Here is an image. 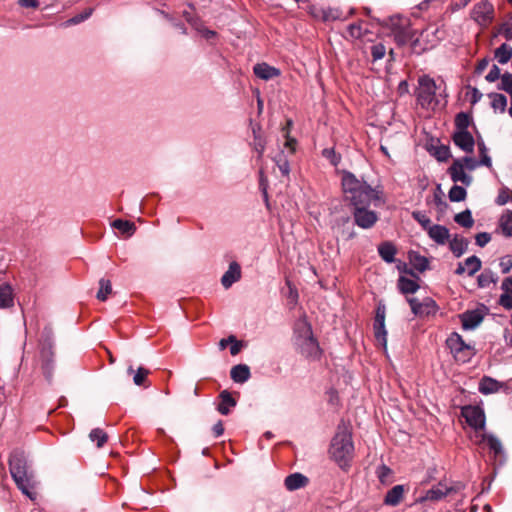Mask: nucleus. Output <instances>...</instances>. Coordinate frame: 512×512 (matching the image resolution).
I'll return each mask as SVG.
<instances>
[{"label":"nucleus","mask_w":512,"mask_h":512,"mask_svg":"<svg viewBox=\"0 0 512 512\" xmlns=\"http://www.w3.org/2000/svg\"><path fill=\"white\" fill-rule=\"evenodd\" d=\"M378 24L369 20L354 23V48L362 53L367 63L375 64L386 56L385 45L378 40Z\"/></svg>","instance_id":"obj_1"},{"label":"nucleus","mask_w":512,"mask_h":512,"mask_svg":"<svg viewBox=\"0 0 512 512\" xmlns=\"http://www.w3.org/2000/svg\"><path fill=\"white\" fill-rule=\"evenodd\" d=\"M328 453L340 469L348 471L352 466V425L349 419H342L338 424Z\"/></svg>","instance_id":"obj_2"},{"label":"nucleus","mask_w":512,"mask_h":512,"mask_svg":"<svg viewBox=\"0 0 512 512\" xmlns=\"http://www.w3.org/2000/svg\"><path fill=\"white\" fill-rule=\"evenodd\" d=\"M293 341L302 356L313 361L320 359L322 350L313 335L311 324L306 319H299L295 322Z\"/></svg>","instance_id":"obj_3"},{"label":"nucleus","mask_w":512,"mask_h":512,"mask_svg":"<svg viewBox=\"0 0 512 512\" xmlns=\"http://www.w3.org/2000/svg\"><path fill=\"white\" fill-rule=\"evenodd\" d=\"M391 37L398 48L408 45L413 36H416L417 30L413 29L411 21L407 17L393 15L389 17L386 24Z\"/></svg>","instance_id":"obj_4"},{"label":"nucleus","mask_w":512,"mask_h":512,"mask_svg":"<svg viewBox=\"0 0 512 512\" xmlns=\"http://www.w3.org/2000/svg\"><path fill=\"white\" fill-rule=\"evenodd\" d=\"M383 203L381 190L373 188L365 181H360L354 176V206L367 205L369 207L373 205L377 207Z\"/></svg>","instance_id":"obj_5"},{"label":"nucleus","mask_w":512,"mask_h":512,"mask_svg":"<svg viewBox=\"0 0 512 512\" xmlns=\"http://www.w3.org/2000/svg\"><path fill=\"white\" fill-rule=\"evenodd\" d=\"M419 87L416 90L417 103L423 108L428 109L435 100L437 86L433 78L423 75L418 80Z\"/></svg>","instance_id":"obj_6"},{"label":"nucleus","mask_w":512,"mask_h":512,"mask_svg":"<svg viewBox=\"0 0 512 512\" xmlns=\"http://www.w3.org/2000/svg\"><path fill=\"white\" fill-rule=\"evenodd\" d=\"M52 331L50 328H45L43 331V340L41 343L40 357L42 361V370L48 381L52 378L53 371V343Z\"/></svg>","instance_id":"obj_7"},{"label":"nucleus","mask_w":512,"mask_h":512,"mask_svg":"<svg viewBox=\"0 0 512 512\" xmlns=\"http://www.w3.org/2000/svg\"><path fill=\"white\" fill-rule=\"evenodd\" d=\"M412 313L417 317L434 316L439 310V306L431 297H425L422 302L416 298H407Z\"/></svg>","instance_id":"obj_8"},{"label":"nucleus","mask_w":512,"mask_h":512,"mask_svg":"<svg viewBox=\"0 0 512 512\" xmlns=\"http://www.w3.org/2000/svg\"><path fill=\"white\" fill-rule=\"evenodd\" d=\"M461 416L475 431L483 430L485 428V413L480 406L467 405L462 407Z\"/></svg>","instance_id":"obj_9"},{"label":"nucleus","mask_w":512,"mask_h":512,"mask_svg":"<svg viewBox=\"0 0 512 512\" xmlns=\"http://www.w3.org/2000/svg\"><path fill=\"white\" fill-rule=\"evenodd\" d=\"M308 14L317 21L329 23L335 20H339L342 17V12L337 8H330L310 4L307 7Z\"/></svg>","instance_id":"obj_10"},{"label":"nucleus","mask_w":512,"mask_h":512,"mask_svg":"<svg viewBox=\"0 0 512 512\" xmlns=\"http://www.w3.org/2000/svg\"><path fill=\"white\" fill-rule=\"evenodd\" d=\"M446 345L450 352L453 354L454 359L457 362L466 363L467 357L460 355L462 352L467 350H474L473 347L466 344L462 336L457 332H453L446 340Z\"/></svg>","instance_id":"obj_11"},{"label":"nucleus","mask_w":512,"mask_h":512,"mask_svg":"<svg viewBox=\"0 0 512 512\" xmlns=\"http://www.w3.org/2000/svg\"><path fill=\"white\" fill-rule=\"evenodd\" d=\"M367 205L354 206V224L363 229L372 228L378 221V214L368 209Z\"/></svg>","instance_id":"obj_12"},{"label":"nucleus","mask_w":512,"mask_h":512,"mask_svg":"<svg viewBox=\"0 0 512 512\" xmlns=\"http://www.w3.org/2000/svg\"><path fill=\"white\" fill-rule=\"evenodd\" d=\"M493 14L494 7L490 2L486 0L480 1L479 3L474 5L471 12V17L479 25L488 26L493 20Z\"/></svg>","instance_id":"obj_13"},{"label":"nucleus","mask_w":512,"mask_h":512,"mask_svg":"<svg viewBox=\"0 0 512 512\" xmlns=\"http://www.w3.org/2000/svg\"><path fill=\"white\" fill-rule=\"evenodd\" d=\"M483 442H486L493 459L498 461L500 464H503L505 461V455L501 441L493 434L482 433L477 444L481 445Z\"/></svg>","instance_id":"obj_14"},{"label":"nucleus","mask_w":512,"mask_h":512,"mask_svg":"<svg viewBox=\"0 0 512 512\" xmlns=\"http://www.w3.org/2000/svg\"><path fill=\"white\" fill-rule=\"evenodd\" d=\"M374 337L376 342L384 349H387V331L385 329V308L378 307L374 319Z\"/></svg>","instance_id":"obj_15"},{"label":"nucleus","mask_w":512,"mask_h":512,"mask_svg":"<svg viewBox=\"0 0 512 512\" xmlns=\"http://www.w3.org/2000/svg\"><path fill=\"white\" fill-rule=\"evenodd\" d=\"M9 470L12 478H16L17 475L20 474L30 473L24 452L15 450L11 453L9 458Z\"/></svg>","instance_id":"obj_16"},{"label":"nucleus","mask_w":512,"mask_h":512,"mask_svg":"<svg viewBox=\"0 0 512 512\" xmlns=\"http://www.w3.org/2000/svg\"><path fill=\"white\" fill-rule=\"evenodd\" d=\"M453 143L466 153H473L475 139L469 131H454L452 136Z\"/></svg>","instance_id":"obj_17"},{"label":"nucleus","mask_w":512,"mask_h":512,"mask_svg":"<svg viewBox=\"0 0 512 512\" xmlns=\"http://www.w3.org/2000/svg\"><path fill=\"white\" fill-rule=\"evenodd\" d=\"M17 488L26 495L29 499L35 500L36 493L33 491L34 482L32 473H24L17 475L16 478H13Z\"/></svg>","instance_id":"obj_18"},{"label":"nucleus","mask_w":512,"mask_h":512,"mask_svg":"<svg viewBox=\"0 0 512 512\" xmlns=\"http://www.w3.org/2000/svg\"><path fill=\"white\" fill-rule=\"evenodd\" d=\"M447 172L454 183L461 182L465 185L471 183V177L465 173L462 160L455 159Z\"/></svg>","instance_id":"obj_19"},{"label":"nucleus","mask_w":512,"mask_h":512,"mask_svg":"<svg viewBox=\"0 0 512 512\" xmlns=\"http://www.w3.org/2000/svg\"><path fill=\"white\" fill-rule=\"evenodd\" d=\"M464 330H472L476 328L484 319V315L480 310H467L459 315Z\"/></svg>","instance_id":"obj_20"},{"label":"nucleus","mask_w":512,"mask_h":512,"mask_svg":"<svg viewBox=\"0 0 512 512\" xmlns=\"http://www.w3.org/2000/svg\"><path fill=\"white\" fill-rule=\"evenodd\" d=\"M241 266L233 261L229 264L228 270L221 277V284L225 289L230 288L234 283L241 279Z\"/></svg>","instance_id":"obj_21"},{"label":"nucleus","mask_w":512,"mask_h":512,"mask_svg":"<svg viewBox=\"0 0 512 512\" xmlns=\"http://www.w3.org/2000/svg\"><path fill=\"white\" fill-rule=\"evenodd\" d=\"M405 486L404 485H395L390 490L387 491L383 503L387 506L395 507L401 503L404 498Z\"/></svg>","instance_id":"obj_22"},{"label":"nucleus","mask_w":512,"mask_h":512,"mask_svg":"<svg viewBox=\"0 0 512 512\" xmlns=\"http://www.w3.org/2000/svg\"><path fill=\"white\" fill-rule=\"evenodd\" d=\"M254 74L262 80H270L280 75L279 69L267 63H258L253 67Z\"/></svg>","instance_id":"obj_23"},{"label":"nucleus","mask_w":512,"mask_h":512,"mask_svg":"<svg viewBox=\"0 0 512 512\" xmlns=\"http://www.w3.org/2000/svg\"><path fill=\"white\" fill-rule=\"evenodd\" d=\"M429 237L437 244L443 245L449 239V229L443 225H432L427 231Z\"/></svg>","instance_id":"obj_24"},{"label":"nucleus","mask_w":512,"mask_h":512,"mask_svg":"<svg viewBox=\"0 0 512 512\" xmlns=\"http://www.w3.org/2000/svg\"><path fill=\"white\" fill-rule=\"evenodd\" d=\"M308 478L301 473H293L285 478L284 484L287 490L295 491L305 487L308 484Z\"/></svg>","instance_id":"obj_25"},{"label":"nucleus","mask_w":512,"mask_h":512,"mask_svg":"<svg viewBox=\"0 0 512 512\" xmlns=\"http://www.w3.org/2000/svg\"><path fill=\"white\" fill-rule=\"evenodd\" d=\"M219 398L221 401H220L219 405L217 406L218 412L222 415H228L230 413V409L236 406V404H237L236 400L232 397L231 393L227 390H223L219 394Z\"/></svg>","instance_id":"obj_26"},{"label":"nucleus","mask_w":512,"mask_h":512,"mask_svg":"<svg viewBox=\"0 0 512 512\" xmlns=\"http://www.w3.org/2000/svg\"><path fill=\"white\" fill-rule=\"evenodd\" d=\"M453 492H456L454 488H444L443 490H440L432 487L426 492L424 496L419 498L418 502L423 503L425 501H439Z\"/></svg>","instance_id":"obj_27"},{"label":"nucleus","mask_w":512,"mask_h":512,"mask_svg":"<svg viewBox=\"0 0 512 512\" xmlns=\"http://www.w3.org/2000/svg\"><path fill=\"white\" fill-rule=\"evenodd\" d=\"M469 241L468 239L455 234L454 237L450 240L449 248L452 251L453 255L456 258L461 257L468 248Z\"/></svg>","instance_id":"obj_28"},{"label":"nucleus","mask_w":512,"mask_h":512,"mask_svg":"<svg viewBox=\"0 0 512 512\" xmlns=\"http://www.w3.org/2000/svg\"><path fill=\"white\" fill-rule=\"evenodd\" d=\"M378 253L386 263H393L397 253L396 246L390 241H384L378 246Z\"/></svg>","instance_id":"obj_29"},{"label":"nucleus","mask_w":512,"mask_h":512,"mask_svg":"<svg viewBox=\"0 0 512 512\" xmlns=\"http://www.w3.org/2000/svg\"><path fill=\"white\" fill-rule=\"evenodd\" d=\"M230 376L234 382L244 383L250 378L251 373L247 365L238 364L232 367L230 371Z\"/></svg>","instance_id":"obj_30"},{"label":"nucleus","mask_w":512,"mask_h":512,"mask_svg":"<svg viewBox=\"0 0 512 512\" xmlns=\"http://www.w3.org/2000/svg\"><path fill=\"white\" fill-rule=\"evenodd\" d=\"M501 387L500 382L488 376H484L479 383V391L484 395L496 393Z\"/></svg>","instance_id":"obj_31"},{"label":"nucleus","mask_w":512,"mask_h":512,"mask_svg":"<svg viewBox=\"0 0 512 512\" xmlns=\"http://www.w3.org/2000/svg\"><path fill=\"white\" fill-rule=\"evenodd\" d=\"M408 259L411 265L419 272H424L429 268V260L417 251H409Z\"/></svg>","instance_id":"obj_32"},{"label":"nucleus","mask_w":512,"mask_h":512,"mask_svg":"<svg viewBox=\"0 0 512 512\" xmlns=\"http://www.w3.org/2000/svg\"><path fill=\"white\" fill-rule=\"evenodd\" d=\"M397 286L399 291L404 295L414 294L420 288L419 284L415 280L405 276L399 277Z\"/></svg>","instance_id":"obj_33"},{"label":"nucleus","mask_w":512,"mask_h":512,"mask_svg":"<svg viewBox=\"0 0 512 512\" xmlns=\"http://www.w3.org/2000/svg\"><path fill=\"white\" fill-rule=\"evenodd\" d=\"M337 173H342V189L345 194V201L347 202V205H352V196L349 194H352V173H350L347 170H336Z\"/></svg>","instance_id":"obj_34"},{"label":"nucleus","mask_w":512,"mask_h":512,"mask_svg":"<svg viewBox=\"0 0 512 512\" xmlns=\"http://www.w3.org/2000/svg\"><path fill=\"white\" fill-rule=\"evenodd\" d=\"M11 306H13V290L9 284L4 283L0 286V308Z\"/></svg>","instance_id":"obj_35"},{"label":"nucleus","mask_w":512,"mask_h":512,"mask_svg":"<svg viewBox=\"0 0 512 512\" xmlns=\"http://www.w3.org/2000/svg\"><path fill=\"white\" fill-rule=\"evenodd\" d=\"M473 119L470 113L459 112L454 118V131H468V127L472 123Z\"/></svg>","instance_id":"obj_36"},{"label":"nucleus","mask_w":512,"mask_h":512,"mask_svg":"<svg viewBox=\"0 0 512 512\" xmlns=\"http://www.w3.org/2000/svg\"><path fill=\"white\" fill-rule=\"evenodd\" d=\"M111 226L127 236H132L136 231L135 224L127 220L115 219Z\"/></svg>","instance_id":"obj_37"},{"label":"nucleus","mask_w":512,"mask_h":512,"mask_svg":"<svg viewBox=\"0 0 512 512\" xmlns=\"http://www.w3.org/2000/svg\"><path fill=\"white\" fill-rule=\"evenodd\" d=\"M429 152L439 162H446L451 157V151L447 145L431 146Z\"/></svg>","instance_id":"obj_38"},{"label":"nucleus","mask_w":512,"mask_h":512,"mask_svg":"<svg viewBox=\"0 0 512 512\" xmlns=\"http://www.w3.org/2000/svg\"><path fill=\"white\" fill-rule=\"evenodd\" d=\"M494 55L500 64H506L512 58V47L503 43L495 50Z\"/></svg>","instance_id":"obj_39"},{"label":"nucleus","mask_w":512,"mask_h":512,"mask_svg":"<svg viewBox=\"0 0 512 512\" xmlns=\"http://www.w3.org/2000/svg\"><path fill=\"white\" fill-rule=\"evenodd\" d=\"M423 34V31L420 33L417 32L416 36H413L411 40L409 41L410 45V53L421 55L427 50V45L421 40V36Z\"/></svg>","instance_id":"obj_40"},{"label":"nucleus","mask_w":512,"mask_h":512,"mask_svg":"<svg viewBox=\"0 0 512 512\" xmlns=\"http://www.w3.org/2000/svg\"><path fill=\"white\" fill-rule=\"evenodd\" d=\"M444 194L441 189V185L438 184L434 190L433 194V203L437 207V210L440 214H444L448 209V203L443 198Z\"/></svg>","instance_id":"obj_41"},{"label":"nucleus","mask_w":512,"mask_h":512,"mask_svg":"<svg viewBox=\"0 0 512 512\" xmlns=\"http://www.w3.org/2000/svg\"><path fill=\"white\" fill-rule=\"evenodd\" d=\"M454 221L464 228H471L474 225V219L469 209H466L454 216Z\"/></svg>","instance_id":"obj_42"},{"label":"nucleus","mask_w":512,"mask_h":512,"mask_svg":"<svg viewBox=\"0 0 512 512\" xmlns=\"http://www.w3.org/2000/svg\"><path fill=\"white\" fill-rule=\"evenodd\" d=\"M489 98H491V106L493 109H499L501 112L506 110L507 106V98L504 94L501 93H490Z\"/></svg>","instance_id":"obj_43"},{"label":"nucleus","mask_w":512,"mask_h":512,"mask_svg":"<svg viewBox=\"0 0 512 512\" xmlns=\"http://www.w3.org/2000/svg\"><path fill=\"white\" fill-rule=\"evenodd\" d=\"M477 146H478V151H479V156H480L479 164L482 166L491 168L492 160H491L490 156L488 155V149H487L484 141L478 140Z\"/></svg>","instance_id":"obj_44"},{"label":"nucleus","mask_w":512,"mask_h":512,"mask_svg":"<svg viewBox=\"0 0 512 512\" xmlns=\"http://www.w3.org/2000/svg\"><path fill=\"white\" fill-rule=\"evenodd\" d=\"M92 13H93V9L92 8H87L84 11H82L81 13H79V14L71 17L67 21H65L63 23V25L65 27H68V26H73V25L80 24L81 22L87 20L92 15Z\"/></svg>","instance_id":"obj_45"},{"label":"nucleus","mask_w":512,"mask_h":512,"mask_svg":"<svg viewBox=\"0 0 512 512\" xmlns=\"http://www.w3.org/2000/svg\"><path fill=\"white\" fill-rule=\"evenodd\" d=\"M481 265V260L475 255L468 257L464 262L469 276H473L477 273L481 269Z\"/></svg>","instance_id":"obj_46"},{"label":"nucleus","mask_w":512,"mask_h":512,"mask_svg":"<svg viewBox=\"0 0 512 512\" xmlns=\"http://www.w3.org/2000/svg\"><path fill=\"white\" fill-rule=\"evenodd\" d=\"M448 196H449L450 201H452V202H461V201L465 200V198L467 196V192L464 187L459 186V185H454L449 190Z\"/></svg>","instance_id":"obj_47"},{"label":"nucleus","mask_w":512,"mask_h":512,"mask_svg":"<svg viewBox=\"0 0 512 512\" xmlns=\"http://www.w3.org/2000/svg\"><path fill=\"white\" fill-rule=\"evenodd\" d=\"M500 227L504 236L512 237V211L500 218Z\"/></svg>","instance_id":"obj_48"},{"label":"nucleus","mask_w":512,"mask_h":512,"mask_svg":"<svg viewBox=\"0 0 512 512\" xmlns=\"http://www.w3.org/2000/svg\"><path fill=\"white\" fill-rule=\"evenodd\" d=\"M129 374L134 373L133 382L137 386H141L144 384L146 377L149 374V370L144 367H139L136 372H134L133 368L130 366L127 370Z\"/></svg>","instance_id":"obj_49"},{"label":"nucleus","mask_w":512,"mask_h":512,"mask_svg":"<svg viewBox=\"0 0 512 512\" xmlns=\"http://www.w3.org/2000/svg\"><path fill=\"white\" fill-rule=\"evenodd\" d=\"M112 291V286L110 280L107 279H100L99 281V290L97 292V299L100 301H105L108 297V295Z\"/></svg>","instance_id":"obj_50"},{"label":"nucleus","mask_w":512,"mask_h":512,"mask_svg":"<svg viewBox=\"0 0 512 512\" xmlns=\"http://www.w3.org/2000/svg\"><path fill=\"white\" fill-rule=\"evenodd\" d=\"M89 438L92 442H96L97 447L100 448L106 443L108 436L104 432V430H102L100 428H95V429L91 430V432L89 434Z\"/></svg>","instance_id":"obj_51"},{"label":"nucleus","mask_w":512,"mask_h":512,"mask_svg":"<svg viewBox=\"0 0 512 512\" xmlns=\"http://www.w3.org/2000/svg\"><path fill=\"white\" fill-rule=\"evenodd\" d=\"M412 218L417 221L421 227L428 231V229L432 226L430 218L422 211H413Z\"/></svg>","instance_id":"obj_52"},{"label":"nucleus","mask_w":512,"mask_h":512,"mask_svg":"<svg viewBox=\"0 0 512 512\" xmlns=\"http://www.w3.org/2000/svg\"><path fill=\"white\" fill-rule=\"evenodd\" d=\"M254 139H253V148L258 153V158H261L265 151V141L263 138L257 134L256 129H253Z\"/></svg>","instance_id":"obj_53"},{"label":"nucleus","mask_w":512,"mask_h":512,"mask_svg":"<svg viewBox=\"0 0 512 512\" xmlns=\"http://www.w3.org/2000/svg\"><path fill=\"white\" fill-rule=\"evenodd\" d=\"M275 162L283 176H288L290 172L289 163L283 153L276 156Z\"/></svg>","instance_id":"obj_54"},{"label":"nucleus","mask_w":512,"mask_h":512,"mask_svg":"<svg viewBox=\"0 0 512 512\" xmlns=\"http://www.w3.org/2000/svg\"><path fill=\"white\" fill-rule=\"evenodd\" d=\"M322 155L323 157L328 159L330 163L335 167H337L338 164L340 163L341 156L337 154L333 148H325L322 151Z\"/></svg>","instance_id":"obj_55"},{"label":"nucleus","mask_w":512,"mask_h":512,"mask_svg":"<svg viewBox=\"0 0 512 512\" xmlns=\"http://www.w3.org/2000/svg\"><path fill=\"white\" fill-rule=\"evenodd\" d=\"M493 276L491 271H484L477 278L478 285L480 287H488L491 283H495L496 280Z\"/></svg>","instance_id":"obj_56"},{"label":"nucleus","mask_w":512,"mask_h":512,"mask_svg":"<svg viewBox=\"0 0 512 512\" xmlns=\"http://www.w3.org/2000/svg\"><path fill=\"white\" fill-rule=\"evenodd\" d=\"M499 90H503L507 93L512 92V74L511 73H504L501 76V84L498 85Z\"/></svg>","instance_id":"obj_57"},{"label":"nucleus","mask_w":512,"mask_h":512,"mask_svg":"<svg viewBox=\"0 0 512 512\" xmlns=\"http://www.w3.org/2000/svg\"><path fill=\"white\" fill-rule=\"evenodd\" d=\"M184 17L186 19V21L196 30L198 31L199 33L201 32V30L203 29L204 27V24L202 23V21L198 18H195L193 17L190 13L188 12H184Z\"/></svg>","instance_id":"obj_58"},{"label":"nucleus","mask_w":512,"mask_h":512,"mask_svg":"<svg viewBox=\"0 0 512 512\" xmlns=\"http://www.w3.org/2000/svg\"><path fill=\"white\" fill-rule=\"evenodd\" d=\"M392 475V470L385 464H382L377 469V476L381 483H385L387 479Z\"/></svg>","instance_id":"obj_59"},{"label":"nucleus","mask_w":512,"mask_h":512,"mask_svg":"<svg viewBox=\"0 0 512 512\" xmlns=\"http://www.w3.org/2000/svg\"><path fill=\"white\" fill-rule=\"evenodd\" d=\"M286 285L288 287V299L291 301V303L296 304L299 297L296 287L288 279L286 280Z\"/></svg>","instance_id":"obj_60"},{"label":"nucleus","mask_w":512,"mask_h":512,"mask_svg":"<svg viewBox=\"0 0 512 512\" xmlns=\"http://www.w3.org/2000/svg\"><path fill=\"white\" fill-rule=\"evenodd\" d=\"M509 199H510L509 189L507 187H504L499 191V194H498L495 202L497 205L503 206L509 201Z\"/></svg>","instance_id":"obj_61"},{"label":"nucleus","mask_w":512,"mask_h":512,"mask_svg":"<svg viewBox=\"0 0 512 512\" xmlns=\"http://www.w3.org/2000/svg\"><path fill=\"white\" fill-rule=\"evenodd\" d=\"M499 304L507 309V310H511L512 309V294L511 293H507V292H504L503 294L500 295V298H499Z\"/></svg>","instance_id":"obj_62"},{"label":"nucleus","mask_w":512,"mask_h":512,"mask_svg":"<svg viewBox=\"0 0 512 512\" xmlns=\"http://www.w3.org/2000/svg\"><path fill=\"white\" fill-rule=\"evenodd\" d=\"M476 244L480 247H484L491 240V235L487 232H480L475 236Z\"/></svg>","instance_id":"obj_63"},{"label":"nucleus","mask_w":512,"mask_h":512,"mask_svg":"<svg viewBox=\"0 0 512 512\" xmlns=\"http://www.w3.org/2000/svg\"><path fill=\"white\" fill-rule=\"evenodd\" d=\"M499 265L503 274L509 273L512 269V258L510 256L503 257Z\"/></svg>","instance_id":"obj_64"}]
</instances>
